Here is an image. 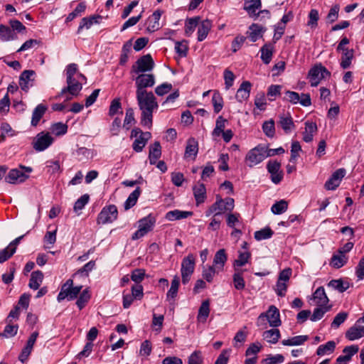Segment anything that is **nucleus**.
Segmentation results:
<instances>
[{"instance_id": "nucleus-1", "label": "nucleus", "mask_w": 364, "mask_h": 364, "mask_svg": "<svg viewBox=\"0 0 364 364\" xmlns=\"http://www.w3.org/2000/svg\"><path fill=\"white\" fill-rule=\"evenodd\" d=\"M136 98L141 111V124L150 128L152 125L153 112L159 107L156 98L152 92L136 93Z\"/></svg>"}, {"instance_id": "nucleus-2", "label": "nucleus", "mask_w": 364, "mask_h": 364, "mask_svg": "<svg viewBox=\"0 0 364 364\" xmlns=\"http://www.w3.org/2000/svg\"><path fill=\"white\" fill-rule=\"evenodd\" d=\"M266 158V148L259 145L248 151L245 156V162L249 167L252 168L261 163Z\"/></svg>"}, {"instance_id": "nucleus-3", "label": "nucleus", "mask_w": 364, "mask_h": 364, "mask_svg": "<svg viewBox=\"0 0 364 364\" xmlns=\"http://www.w3.org/2000/svg\"><path fill=\"white\" fill-rule=\"evenodd\" d=\"M73 281L70 279L62 286L60 291L59 292L57 299L59 302L62 301L65 299L68 300H73L77 297L80 294L82 289V286L73 287Z\"/></svg>"}, {"instance_id": "nucleus-4", "label": "nucleus", "mask_w": 364, "mask_h": 364, "mask_svg": "<svg viewBox=\"0 0 364 364\" xmlns=\"http://www.w3.org/2000/svg\"><path fill=\"white\" fill-rule=\"evenodd\" d=\"M154 62L150 54L139 58L132 66L131 73L140 74L149 72L153 70Z\"/></svg>"}, {"instance_id": "nucleus-5", "label": "nucleus", "mask_w": 364, "mask_h": 364, "mask_svg": "<svg viewBox=\"0 0 364 364\" xmlns=\"http://www.w3.org/2000/svg\"><path fill=\"white\" fill-rule=\"evenodd\" d=\"M155 223L156 220L151 215H149L139 220V229L132 235V239L136 240L144 237L149 232L152 230Z\"/></svg>"}, {"instance_id": "nucleus-6", "label": "nucleus", "mask_w": 364, "mask_h": 364, "mask_svg": "<svg viewBox=\"0 0 364 364\" xmlns=\"http://www.w3.org/2000/svg\"><path fill=\"white\" fill-rule=\"evenodd\" d=\"M292 270L291 268H286L280 272L277 281L274 291L277 296L283 297L286 295L287 291L288 282L291 276Z\"/></svg>"}, {"instance_id": "nucleus-7", "label": "nucleus", "mask_w": 364, "mask_h": 364, "mask_svg": "<svg viewBox=\"0 0 364 364\" xmlns=\"http://www.w3.org/2000/svg\"><path fill=\"white\" fill-rule=\"evenodd\" d=\"M21 169L14 168L11 169L8 175L5 177L6 182L9 183L16 184L24 182L26 179L28 178V175L22 171L24 169L26 172L31 173L32 171V168L31 167L26 166H20Z\"/></svg>"}, {"instance_id": "nucleus-8", "label": "nucleus", "mask_w": 364, "mask_h": 364, "mask_svg": "<svg viewBox=\"0 0 364 364\" xmlns=\"http://www.w3.org/2000/svg\"><path fill=\"white\" fill-rule=\"evenodd\" d=\"M136 93L149 92L146 88L151 87L155 84V76L153 74L140 73L134 79Z\"/></svg>"}, {"instance_id": "nucleus-9", "label": "nucleus", "mask_w": 364, "mask_h": 364, "mask_svg": "<svg viewBox=\"0 0 364 364\" xmlns=\"http://www.w3.org/2000/svg\"><path fill=\"white\" fill-rule=\"evenodd\" d=\"M195 269V258L193 255L189 254L183 258L181 262V277L183 284H187L191 279Z\"/></svg>"}, {"instance_id": "nucleus-10", "label": "nucleus", "mask_w": 364, "mask_h": 364, "mask_svg": "<svg viewBox=\"0 0 364 364\" xmlns=\"http://www.w3.org/2000/svg\"><path fill=\"white\" fill-rule=\"evenodd\" d=\"M331 73L321 64L314 66L308 74L309 82L312 87H316L323 78L330 76Z\"/></svg>"}, {"instance_id": "nucleus-11", "label": "nucleus", "mask_w": 364, "mask_h": 364, "mask_svg": "<svg viewBox=\"0 0 364 364\" xmlns=\"http://www.w3.org/2000/svg\"><path fill=\"white\" fill-rule=\"evenodd\" d=\"M117 208L114 205L104 207L97 216L98 224H107L114 221L117 218Z\"/></svg>"}, {"instance_id": "nucleus-12", "label": "nucleus", "mask_w": 364, "mask_h": 364, "mask_svg": "<svg viewBox=\"0 0 364 364\" xmlns=\"http://www.w3.org/2000/svg\"><path fill=\"white\" fill-rule=\"evenodd\" d=\"M53 139L49 133L43 132L38 133L33 141V147L37 151H43L49 147Z\"/></svg>"}, {"instance_id": "nucleus-13", "label": "nucleus", "mask_w": 364, "mask_h": 364, "mask_svg": "<svg viewBox=\"0 0 364 364\" xmlns=\"http://www.w3.org/2000/svg\"><path fill=\"white\" fill-rule=\"evenodd\" d=\"M346 173V169L343 168H338L333 172L329 179L325 183V188L329 191L336 189L339 186L343 178L345 176Z\"/></svg>"}, {"instance_id": "nucleus-14", "label": "nucleus", "mask_w": 364, "mask_h": 364, "mask_svg": "<svg viewBox=\"0 0 364 364\" xmlns=\"http://www.w3.org/2000/svg\"><path fill=\"white\" fill-rule=\"evenodd\" d=\"M66 82L68 86L62 89L61 92L56 96V98L63 96L66 92H69L73 96H77L82 88V82L75 78L66 81Z\"/></svg>"}, {"instance_id": "nucleus-15", "label": "nucleus", "mask_w": 364, "mask_h": 364, "mask_svg": "<svg viewBox=\"0 0 364 364\" xmlns=\"http://www.w3.org/2000/svg\"><path fill=\"white\" fill-rule=\"evenodd\" d=\"M264 316L267 318L269 325L272 327H278L282 323L279 318V311L274 306L269 307ZM262 317H264V315L261 314L259 318Z\"/></svg>"}, {"instance_id": "nucleus-16", "label": "nucleus", "mask_w": 364, "mask_h": 364, "mask_svg": "<svg viewBox=\"0 0 364 364\" xmlns=\"http://www.w3.org/2000/svg\"><path fill=\"white\" fill-rule=\"evenodd\" d=\"M198 152V143L196 139L191 137L187 140L184 159L195 160Z\"/></svg>"}, {"instance_id": "nucleus-17", "label": "nucleus", "mask_w": 364, "mask_h": 364, "mask_svg": "<svg viewBox=\"0 0 364 364\" xmlns=\"http://www.w3.org/2000/svg\"><path fill=\"white\" fill-rule=\"evenodd\" d=\"M101 19L102 16L100 15L82 18L77 28V33H80L84 28L90 29L94 24H99Z\"/></svg>"}, {"instance_id": "nucleus-18", "label": "nucleus", "mask_w": 364, "mask_h": 364, "mask_svg": "<svg viewBox=\"0 0 364 364\" xmlns=\"http://www.w3.org/2000/svg\"><path fill=\"white\" fill-rule=\"evenodd\" d=\"M346 338L349 341H355L364 336V326L358 325L356 322L346 332Z\"/></svg>"}, {"instance_id": "nucleus-19", "label": "nucleus", "mask_w": 364, "mask_h": 364, "mask_svg": "<svg viewBox=\"0 0 364 364\" xmlns=\"http://www.w3.org/2000/svg\"><path fill=\"white\" fill-rule=\"evenodd\" d=\"M223 199L217 196L216 201L205 211V215L209 217L213 214L214 216H218L225 212V210L223 209Z\"/></svg>"}, {"instance_id": "nucleus-20", "label": "nucleus", "mask_w": 364, "mask_h": 364, "mask_svg": "<svg viewBox=\"0 0 364 364\" xmlns=\"http://www.w3.org/2000/svg\"><path fill=\"white\" fill-rule=\"evenodd\" d=\"M252 85L249 81H244L237 91L235 98L240 102L247 100L250 94Z\"/></svg>"}, {"instance_id": "nucleus-21", "label": "nucleus", "mask_w": 364, "mask_h": 364, "mask_svg": "<svg viewBox=\"0 0 364 364\" xmlns=\"http://www.w3.org/2000/svg\"><path fill=\"white\" fill-rule=\"evenodd\" d=\"M305 129L302 132L303 140L305 142H311L313 140L314 134L317 132L318 128L315 122L306 121L305 122Z\"/></svg>"}, {"instance_id": "nucleus-22", "label": "nucleus", "mask_w": 364, "mask_h": 364, "mask_svg": "<svg viewBox=\"0 0 364 364\" xmlns=\"http://www.w3.org/2000/svg\"><path fill=\"white\" fill-rule=\"evenodd\" d=\"M313 301L317 306H328L329 299L323 287H319L314 291L313 294Z\"/></svg>"}, {"instance_id": "nucleus-23", "label": "nucleus", "mask_w": 364, "mask_h": 364, "mask_svg": "<svg viewBox=\"0 0 364 364\" xmlns=\"http://www.w3.org/2000/svg\"><path fill=\"white\" fill-rule=\"evenodd\" d=\"M151 134L149 132L141 133L138 138L135 139L132 144V148L136 152H141L146 146L147 141L151 138Z\"/></svg>"}, {"instance_id": "nucleus-24", "label": "nucleus", "mask_w": 364, "mask_h": 364, "mask_svg": "<svg viewBox=\"0 0 364 364\" xmlns=\"http://www.w3.org/2000/svg\"><path fill=\"white\" fill-rule=\"evenodd\" d=\"M227 260L228 257L225 249H220L216 252L214 256L213 266L216 267L218 272L222 271Z\"/></svg>"}, {"instance_id": "nucleus-25", "label": "nucleus", "mask_w": 364, "mask_h": 364, "mask_svg": "<svg viewBox=\"0 0 364 364\" xmlns=\"http://www.w3.org/2000/svg\"><path fill=\"white\" fill-rule=\"evenodd\" d=\"M264 31L265 29L262 26L257 23H252L249 27V31L247 32V34L252 42H255L262 36Z\"/></svg>"}, {"instance_id": "nucleus-26", "label": "nucleus", "mask_w": 364, "mask_h": 364, "mask_svg": "<svg viewBox=\"0 0 364 364\" xmlns=\"http://www.w3.org/2000/svg\"><path fill=\"white\" fill-rule=\"evenodd\" d=\"M359 348L358 346L352 345L346 346L343 350V355H340L336 359V363H346L349 361L352 356L358 352Z\"/></svg>"}, {"instance_id": "nucleus-27", "label": "nucleus", "mask_w": 364, "mask_h": 364, "mask_svg": "<svg viewBox=\"0 0 364 364\" xmlns=\"http://www.w3.org/2000/svg\"><path fill=\"white\" fill-rule=\"evenodd\" d=\"M48 107L45 105L39 104L36 106L32 113L31 122L32 126L36 127L38 124L41 119L43 117Z\"/></svg>"}, {"instance_id": "nucleus-28", "label": "nucleus", "mask_w": 364, "mask_h": 364, "mask_svg": "<svg viewBox=\"0 0 364 364\" xmlns=\"http://www.w3.org/2000/svg\"><path fill=\"white\" fill-rule=\"evenodd\" d=\"M35 75V72L31 70H24L20 76L19 85L21 89L24 91H28L29 88V82L33 81V77Z\"/></svg>"}, {"instance_id": "nucleus-29", "label": "nucleus", "mask_w": 364, "mask_h": 364, "mask_svg": "<svg viewBox=\"0 0 364 364\" xmlns=\"http://www.w3.org/2000/svg\"><path fill=\"white\" fill-rule=\"evenodd\" d=\"M192 215L193 212L191 211L174 210L168 211L166 214V219H167L169 221H173L176 220L187 218L188 217L191 216Z\"/></svg>"}, {"instance_id": "nucleus-30", "label": "nucleus", "mask_w": 364, "mask_h": 364, "mask_svg": "<svg viewBox=\"0 0 364 364\" xmlns=\"http://www.w3.org/2000/svg\"><path fill=\"white\" fill-rule=\"evenodd\" d=\"M212 23L210 20L205 19L198 26V41H203L206 38Z\"/></svg>"}, {"instance_id": "nucleus-31", "label": "nucleus", "mask_w": 364, "mask_h": 364, "mask_svg": "<svg viewBox=\"0 0 364 364\" xmlns=\"http://www.w3.org/2000/svg\"><path fill=\"white\" fill-rule=\"evenodd\" d=\"M179 284H180L179 277L177 275H175L171 281V287L166 294L167 301H174L175 298L177 296Z\"/></svg>"}, {"instance_id": "nucleus-32", "label": "nucleus", "mask_w": 364, "mask_h": 364, "mask_svg": "<svg viewBox=\"0 0 364 364\" xmlns=\"http://www.w3.org/2000/svg\"><path fill=\"white\" fill-rule=\"evenodd\" d=\"M261 7L260 0H245L244 9L250 16H255L257 10Z\"/></svg>"}, {"instance_id": "nucleus-33", "label": "nucleus", "mask_w": 364, "mask_h": 364, "mask_svg": "<svg viewBox=\"0 0 364 364\" xmlns=\"http://www.w3.org/2000/svg\"><path fill=\"white\" fill-rule=\"evenodd\" d=\"M43 279V274L41 271L37 270L31 273L28 286L31 289L36 290L41 286Z\"/></svg>"}, {"instance_id": "nucleus-34", "label": "nucleus", "mask_w": 364, "mask_h": 364, "mask_svg": "<svg viewBox=\"0 0 364 364\" xmlns=\"http://www.w3.org/2000/svg\"><path fill=\"white\" fill-rule=\"evenodd\" d=\"M161 16V11L159 10L155 11L153 14L148 18V27L149 31H154L158 30L159 26V20Z\"/></svg>"}, {"instance_id": "nucleus-35", "label": "nucleus", "mask_w": 364, "mask_h": 364, "mask_svg": "<svg viewBox=\"0 0 364 364\" xmlns=\"http://www.w3.org/2000/svg\"><path fill=\"white\" fill-rule=\"evenodd\" d=\"M278 123L287 134L289 133L291 131V129L294 127L293 119L289 115H280Z\"/></svg>"}, {"instance_id": "nucleus-36", "label": "nucleus", "mask_w": 364, "mask_h": 364, "mask_svg": "<svg viewBox=\"0 0 364 364\" xmlns=\"http://www.w3.org/2000/svg\"><path fill=\"white\" fill-rule=\"evenodd\" d=\"M243 270L235 269L232 276L234 287L237 290H243L245 287V282L243 278Z\"/></svg>"}, {"instance_id": "nucleus-37", "label": "nucleus", "mask_w": 364, "mask_h": 364, "mask_svg": "<svg viewBox=\"0 0 364 364\" xmlns=\"http://www.w3.org/2000/svg\"><path fill=\"white\" fill-rule=\"evenodd\" d=\"M210 314V302L209 300H205L202 302L197 316L199 322L204 323L206 321Z\"/></svg>"}, {"instance_id": "nucleus-38", "label": "nucleus", "mask_w": 364, "mask_h": 364, "mask_svg": "<svg viewBox=\"0 0 364 364\" xmlns=\"http://www.w3.org/2000/svg\"><path fill=\"white\" fill-rule=\"evenodd\" d=\"M161 155V145L159 141H155L154 144L150 147L149 159L151 164H154L156 160L160 158Z\"/></svg>"}, {"instance_id": "nucleus-39", "label": "nucleus", "mask_w": 364, "mask_h": 364, "mask_svg": "<svg viewBox=\"0 0 364 364\" xmlns=\"http://www.w3.org/2000/svg\"><path fill=\"white\" fill-rule=\"evenodd\" d=\"M261 59L264 64H269L273 54V46L271 44L264 45L261 49Z\"/></svg>"}, {"instance_id": "nucleus-40", "label": "nucleus", "mask_w": 364, "mask_h": 364, "mask_svg": "<svg viewBox=\"0 0 364 364\" xmlns=\"http://www.w3.org/2000/svg\"><path fill=\"white\" fill-rule=\"evenodd\" d=\"M348 261V257L345 255L334 254L331 259L330 264L333 268L339 269L344 266Z\"/></svg>"}, {"instance_id": "nucleus-41", "label": "nucleus", "mask_w": 364, "mask_h": 364, "mask_svg": "<svg viewBox=\"0 0 364 364\" xmlns=\"http://www.w3.org/2000/svg\"><path fill=\"white\" fill-rule=\"evenodd\" d=\"M280 336V331L277 328H272L263 333L264 339H265L268 343L273 344L278 342Z\"/></svg>"}, {"instance_id": "nucleus-42", "label": "nucleus", "mask_w": 364, "mask_h": 364, "mask_svg": "<svg viewBox=\"0 0 364 364\" xmlns=\"http://www.w3.org/2000/svg\"><path fill=\"white\" fill-rule=\"evenodd\" d=\"M308 336H296L289 339H285L282 341V345L284 346H300L304 344L306 341H308Z\"/></svg>"}, {"instance_id": "nucleus-43", "label": "nucleus", "mask_w": 364, "mask_h": 364, "mask_svg": "<svg viewBox=\"0 0 364 364\" xmlns=\"http://www.w3.org/2000/svg\"><path fill=\"white\" fill-rule=\"evenodd\" d=\"M328 286L340 293L344 292L350 287L348 282H343L342 279H332L328 282Z\"/></svg>"}, {"instance_id": "nucleus-44", "label": "nucleus", "mask_w": 364, "mask_h": 364, "mask_svg": "<svg viewBox=\"0 0 364 364\" xmlns=\"http://www.w3.org/2000/svg\"><path fill=\"white\" fill-rule=\"evenodd\" d=\"M194 197L196 203H203L206 197V189L203 183L198 184L193 188Z\"/></svg>"}, {"instance_id": "nucleus-45", "label": "nucleus", "mask_w": 364, "mask_h": 364, "mask_svg": "<svg viewBox=\"0 0 364 364\" xmlns=\"http://www.w3.org/2000/svg\"><path fill=\"white\" fill-rule=\"evenodd\" d=\"M16 38V34L8 26L0 25V38L4 41H9Z\"/></svg>"}, {"instance_id": "nucleus-46", "label": "nucleus", "mask_w": 364, "mask_h": 364, "mask_svg": "<svg viewBox=\"0 0 364 364\" xmlns=\"http://www.w3.org/2000/svg\"><path fill=\"white\" fill-rule=\"evenodd\" d=\"M336 348V343L333 341L327 342L325 345H321L318 347L316 354L319 356L326 354L332 353Z\"/></svg>"}, {"instance_id": "nucleus-47", "label": "nucleus", "mask_w": 364, "mask_h": 364, "mask_svg": "<svg viewBox=\"0 0 364 364\" xmlns=\"http://www.w3.org/2000/svg\"><path fill=\"white\" fill-rule=\"evenodd\" d=\"M141 194V188L139 187H137L128 197V198L127 199V200L125 201L124 203V208L125 210H128L129 208H131L132 207H133L139 196Z\"/></svg>"}, {"instance_id": "nucleus-48", "label": "nucleus", "mask_w": 364, "mask_h": 364, "mask_svg": "<svg viewBox=\"0 0 364 364\" xmlns=\"http://www.w3.org/2000/svg\"><path fill=\"white\" fill-rule=\"evenodd\" d=\"M228 123V120L223 118L222 116H219L215 122V127L213 131V136H219L222 132L225 131V128Z\"/></svg>"}, {"instance_id": "nucleus-49", "label": "nucleus", "mask_w": 364, "mask_h": 364, "mask_svg": "<svg viewBox=\"0 0 364 364\" xmlns=\"http://www.w3.org/2000/svg\"><path fill=\"white\" fill-rule=\"evenodd\" d=\"M331 309V306H318L313 312L310 319L312 321L320 320Z\"/></svg>"}, {"instance_id": "nucleus-50", "label": "nucleus", "mask_w": 364, "mask_h": 364, "mask_svg": "<svg viewBox=\"0 0 364 364\" xmlns=\"http://www.w3.org/2000/svg\"><path fill=\"white\" fill-rule=\"evenodd\" d=\"M136 123L134 118V109L131 107L127 109L125 118L124 120L123 127L127 130H129L131 127Z\"/></svg>"}, {"instance_id": "nucleus-51", "label": "nucleus", "mask_w": 364, "mask_h": 364, "mask_svg": "<svg viewBox=\"0 0 364 364\" xmlns=\"http://www.w3.org/2000/svg\"><path fill=\"white\" fill-rule=\"evenodd\" d=\"M342 52L341 66L342 68L346 69L349 68L351 64V60L353 58V50H344V51Z\"/></svg>"}, {"instance_id": "nucleus-52", "label": "nucleus", "mask_w": 364, "mask_h": 364, "mask_svg": "<svg viewBox=\"0 0 364 364\" xmlns=\"http://www.w3.org/2000/svg\"><path fill=\"white\" fill-rule=\"evenodd\" d=\"M218 272L214 266H207L203 267L202 275L208 282H212L215 274Z\"/></svg>"}, {"instance_id": "nucleus-53", "label": "nucleus", "mask_w": 364, "mask_h": 364, "mask_svg": "<svg viewBox=\"0 0 364 364\" xmlns=\"http://www.w3.org/2000/svg\"><path fill=\"white\" fill-rule=\"evenodd\" d=\"M85 9H86L85 3L80 2L77 6V7L74 9V11L68 15L65 21L68 22V21H73L75 18H76L78 16H80L82 13H84Z\"/></svg>"}, {"instance_id": "nucleus-54", "label": "nucleus", "mask_w": 364, "mask_h": 364, "mask_svg": "<svg viewBox=\"0 0 364 364\" xmlns=\"http://www.w3.org/2000/svg\"><path fill=\"white\" fill-rule=\"evenodd\" d=\"M288 208V203L285 200H281L272 206V212L275 215L284 213Z\"/></svg>"}, {"instance_id": "nucleus-55", "label": "nucleus", "mask_w": 364, "mask_h": 364, "mask_svg": "<svg viewBox=\"0 0 364 364\" xmlns=\"http://www.w3.org/2000/svg\"><path fill=\"white\" fill-rule=\"evenodd\" d=\"M250 257V253L249 252H239L238 258L234 262V267L235 269H238V267H241L244 266L245 264L248 262V260Z\"/></svg>"}, {"instance_id": "nucleus-56", "label": "nucleus", "mask_w": 364, "mask_h": 364, "mask_svg": "<svg viewBox=\"0 0 364 364\" xmlns=\"http://www.w3.org/2000/svg\"><path fill=\"white\" fill-rule=\"evenodd\" d=\"M132 43L130 41L126 42L122 49V53L120 56L119 63L124 65L129 58V54L132 50Z\"/></svg>"}, {"instance_id": "nucleus-57", "label": "nucleus", "mask_w": 364, "mask_h": 364, "mask_svg": "<svg viewBox=\"0 0 364 364\" xmlns=\"http://www.w3.org/2000/svg\"><path fill=\"white\" fill-rule=\"evenodd\" d=\"M118 113H122V108L120 99L116 98L111 102L109 109V115L113 117Z\"/></svg>"}, {"instance_id": "nucleus-58", "label": "nucleus", "mask_w": 364, "mask_h": 364, "mask_svg": "<svg viewBox=\"0 0 364 364\" xmlns=\"http://www.w3.org/2000/svg\"><path fill=\"white\" fill-rule=\"evenodd\" d=\"M273 233V231L269 228H264L255 232V238L258 241L269 239L272 236Z\"/></svg>"}, {"instance_id": "nucleus-59", "label": "nucleus", "mask_w": 364, "mask_h": 364, "mask_svg": "<svg viewBox=\"0 0 364 364\" xmlns=\"http://www.w3.org/2000/svg\"><path fill=\"white\" fill-rule=\"evenodd\" d=\"M212 102L215 112L218 113L223 107V100L219 92H214L212 97Z\"/></svg>"}, {"instance_id": "nucleus-60", "label": "nucleus", "mask_w": 364, "mask_h": 364, "mask_svg": "<svg viewBox=\"0 0 364 364\" xmlns=\"http://www.w3.org/2000/svg\"><path fill=\"white\" fill-rule=\"evenodd\" d=\"M50 130L52 133L56 136H60L65 134L67 132L68 126L62 122H58L53 124L51 126Z\"/></svg>"}, {"instance_id": "nucleus-61", "label": "nucleus", "mask_w": 364, "mask_h": 364, "mask_svg": "<svg viewBox=\"0 0 364 364\" xmlns=\"http://www.w3.org/2000/svg\"><path fill=\"white\" fill-rule=\"evenodd\" d=\"M199 17L189 18L186 21L185 25V32L187 36H190L194 31L198 24Z\"/></svg>"}, {"instance_id": "nucleus-62", "label": "nucleus", "mask_w": 364, "mask_h": 364, "mask_svg": "<svg viewBox=\"0 0 364 364\" xmlns=\"http://www.w3.org/2000/svg\"><path fill=\"white\" fill-rule=\"evenodd\" d=\"M90 299V294L87 289L82 291L76 301V304L80 309H82Z\"/></svg>"}, {"instance_id": "nucleus-63", "label": "nucleus", "mask_w": 364, "mask_h": 364, "mask_svg": "<svg viewBox=\"0 0 364 364\" xmlns=\"http://www.w3.org/2000/svg\"><path fill=\"white\" fill-rule=\"evenodd\" d=\"M284 361V357L281 354L274 355H269L266 358L262 360L264 364H280Z\"/></svg>"}, {"instance_id": "nucleus-64", "label": "nucleus", "mask_w": 364, "mask_h": 364, "mask_svg": "<svg viewBox=\"0 0 364 364\" xmlns=\"http://www.w3.org/2000/svg\"><path fill=\"white\" fill-rule=\"evenodd\" d=\"M262 129L268 137H273L275 134L274 122L272 119L265 122L262 125Z\"/></svg>"}]
</instances>
